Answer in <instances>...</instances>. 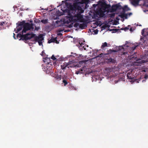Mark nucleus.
Returning a JSON list of instances; mask_svg holds the SVG:
<instances>
[{
    "mask_svg": "<svg viewBox=\"0 0 148 148\" xmlns=\"http://www.w3.org/2000/svg\"><path fill=\"white\" fill-rule=\"evenodd\" d=\"M75 17L77 18V20L76 21H78L81 22H83V16L81 15V14L80 13H77L75 14L74 15Z\"/></svg>",
    "mask_w": 148,
    "mask_h": 148,
    "instance_id": "39448f33",
    "label": "nucleus"
},
{
    "mask_svg": "<svg viewBox=\"0 0 148 148\" xmlns=\"http://www.w3.org/2000/svg\"><path fill=\"white\" fill-rule=\"evenodd\" d=\"M95 5V4H94V5H93V6H94V5Z\"/></svg>",
    "mask_w": 148,
    "mask_h": 148,
    "instance_id": "4d7b16f0",
    "label": "nucleus"
},
{
    "mask_svg": "<svg viewBox=\"0 0 148 148\" xmlns=\"http://www.w3.org/2000/svg\"><path fill=\"white\" fill-rule=\"evenodd\" d=\"M120 29H110V31H112L113 33H116L118 32V31H120Z\"/></svg>",
    "mask_w": 148,
    "mask_h": 148,
    "instance_id": "aec40b11",
    "label": "nucleus"
},
{
    "mask_svg": "<svg viewBox=\"0 0 148 148\" xmlns=\"http://www.w3.org/2000/svg\"><path fill=\"white\" fill-rule=\"evenodd\" d=\"M110 46V44H107V43L106 42H105L103 43H102V44L101 46V48L102 49V51L104 50H105V49L104 48L106 47H109Z\"/></svg>",
    "mask_w": 148,
    "mask_h": 148,
    "instance_id": "0eeeda50",
    "label": "nucleus"
},
{
    "mask_svg": "<svg viewBox=\"0 0 148 148\" xmlns=\"http://www.w3.org/2000/svg\"><path fill=\"white\" fill-rule=\"evenodd\" d=\"M33 24H30L28 23H26L23 27V29L22 31V34L25 33L26 32L30 30L32 28Z\"/></svg>",
    "mask_w": 148,
    "mask_h": 148,
    "instance_id": "f03ea898",
    "label": "nucleus"
},
{
    "mask_svg": "<svg viewBox=\"0 0 148 148\" xmlns=\"http://www.w3.org/2000/svg\"><path fill=\"white\" fill-rule=\"evenodd\" d=\"M144 1V5L148 6V0H143Z\"/></svg>",
    "mask_w": 148,
    "mask_h": 148,
    "instance_id": "4be33fe9",
    "label": "nucleus"
},
{
    "mask_svg": "<svg viewBox=\"0 0 148 148\" xmlns=\"http://www.w3.org/2000/svg\"><path fill=\"white\" fill-rule=\"evenodd\" d=\"M40 40V41H38V44H39V45H40V46H41V45H42V40Z\"/></svg>",
    "mask_w": 148,
    "mask_h": 148,
    "instance_id": "72a5a7b5",
    "label": "nucleus"
},
{
    "mask_svg": "<svg viewBox=\"0 0 148 148\" xmlns=\"http://www.w3.org/2000/svg\"><path fill=\"white\" fill-rule=\"evenodd\" d=\"M127 79H133L134 77L131 74V73H128L127 74Z\"/></svg>",
    "mask_w": 148,
    "mask_h": 148,
    "instance_id": "f8f14e48",
    "label": "nucleus"
},
{
    "mask_svg": "<svg viewBox=\"0 0 148 148\" xmlns=\"http://www.w3.org/2000/svg\"><path fill=\"white\" fill-rule=\"evenodd\" d=\"M104 12L103 10L102 9L100 8L97 10L96 13L100 17H103L105 15Z\"/></svg>",
    "mask_w": 148,
    "mask_h": 148,
    "instance_id": "20e7f679",
    "label": "nucleus"
},
{
    "mask_svg": "<svg viewBox=\"0 0 148 148\" xmlns=\"http://www.w3.org/2000/svg\"><path fill=\"white\" fill-rule=\"evenodd\" d=\"M116 8L117 9V10H121L122 9V7L119 4H116Z\"/></svg>",
    "mask_w": 148,
    "mask_h": 148,
    "instance_id": "a211bd4d",
    "label": "nucleus"
},
{
    "mask_svg": "<svg viewBox=\"0 0 148 148\" xmlns=\"http://www.w3.org/2000/svg\"><path fill=\"white\" fill-rule=\"evenodd\" d=\"M43 60L44 62H46L47 64H49L50 61V58H49L46 57L44 58Z\"/></svg>",
    "mask_w": 148,
    "mask_h": 148,
    "instance_id": "1a4fd4ad",
    "label": "nucleus"
},
{
    "mask_svg": "<svg viewBox=\"0 0 148 148\" xmlns=\"http://www.w3.org/2000/svg\"><path fill=\"white\" fill-rule=\"evenodd\" d=\"M78 11L79 12V13L81 14L84 12V10L82 9V8L81 7V9H78Z\"/></svg>",
    "mask_w": 148,
    "mask_h": 148,
    "instance_id": "2f4dec72",
    "label": "nucleus"
},
{
    "mask_svg": "<svg viewBox=\"0 0 148 148\" xmlns=\"http://www.w3.org/2000/svg\"><path fill=\"white\" fill-rule=\"evenodd\" d=\"M143 42H144V40H143Z\"/></svg>",
    "mask_w": 148,
    "mask_h": 148,
    "instance_id": "6e6d98bb",
    "label": "nucleus"
},
{
    "mask_svg": "<svg viewBox=\"0 0 148 148\" xmlns=\"http://www.w3.org/2000/svg\"><path fill=\"white\" fill-rule=\"evenodd\" d=\"M108 62V63H114L115 62V60L114 59H112V58H110L109 59H108L107 61Z\"/></svg>",
    "mask_w": 148,
    "mask_h": 148,
    "instance_id": "2eb2a0df",
    "label": "nucleus"
},
{
    "mask_svg": "<svg viewBox=\"0 0 148 148\" xmlns=\"http://www.w3.org/2000/svg\"><path fill=\"white\" fill-rule=\"evenodd\" d=\"M139 1L140 0H132V3L133 5L136 6L138 5Z\"/></svg>",
    "mask_w": 148,
    "mask_h": 148,
    "instance_id": "6e6552de",
    "label": "nucleus"
},
{
    "mask_svg": "<svg viewBox=\"0 0 148 148\" xmlns=\"http://www.w3.org/2000/svg\"><path fill=\"white\" fill-rule=\"evenodd\" d=\"M67 6H68V8H69V7H70V6H69V4L68 5H67Z\"/></svg>",
    "mask_w": 148,
    "mask_h": 148,
    "instance_id": "09e8293b",
    "label": "nucleus"
},
{
    "mask_svg": "<svg viewBox=\"0 0 148 148\" xmlns=\"http://www.w3.org/2000/svg\"><path fill=\"white\" fill-rule=\"evenodd\" d=\"M86 27V25L84 23H81L79 25V27L82 29H84Z\"/></svg>",
    "mask_w": 148,
    "mask_h": 148,
    "instance_id": "f3484780",
    "label": "nucleus"
},
{
    "mask_svg": "<svg viewBox=\"0 0 148 148\" xmlns=\"http://www.w3.org/2000/svg\"><path fill=\"white\" fill-rule=\"evenodd\" d=\"M25 21H22L20 22L18 24V26H23V27L25 24Z\"/></svg>",
    "mask_w": 148,
    "mask_h": 148,
    "instance_id": "dca6fc26",
    "label": "nucleus"
},
{
    "mask_svg": "<svg viewBox=\"0 0 148 148\" xmlns=\"http://www.w3.org/2000/svg\"><path fill=\"white\" fill-rule=\"evenodd\" d=\"M82 73V72L80 71H77L75 73L77 74H78L79 73Z\"/></svg>",
    "mask_w": 148,
    "mask_h": 148,
    "instance_id": "58836bf2",
    "label": "nucleus"
},
{
    "mask_svg": "<svg viewBox=\"0 0 148 148\" xmlns=\"http://www.w3.org/2000/svg\"><path fill=\"white\" fill-rule=\"evenodd\" d=\"M78 46H79V48L80 49L83 50L84 49L85 50L86 49L85 47V46H84V44L82 43H80V42H79V44L78 45Z\"/></svg>",
    "mask_w": 148,
    "mask_h": 148,
    "instance_id": "9d476101",
    "label": "nucleus"
},
{
    "mask_svg": "<svg viewBox=\"0 0 148 148\" xmlns=\"http://www.w3.org/2000/svg\"><path fill=\"white\" fill-rule=\"evenodd\" d=\"M89 2V0H82V3L87 4Z\"/></svg>",
    "mask_w": 148,
    "mask_h": 148,
    "instance_id": "bb28decb",
    "label": "nucleus"
},
{
    "mask_svg": "<svg viewBox=\"0 0 148 148\" xmlns=\"http://www.w3.org/2000/svg\"><path fill=\"white\" fill-rule=\"evenodd\" d=\"M137 46L133 47L132 48V50H133V51L135 49H136V47H137Z\"/></svg>",
    "mask_w": 148,
    "mask_h": 148,
    "instance_id": "4c0bfd02",
    "label": "nucleus"
},
{
    "mask_svg": "<svg viewBox=\"0 0 148 148\" xmlns=\"http://www.w3.org/2000/svg\"><path fill=\"white\" fill-rule=\"evenodd\" d=\"M142 72H146V70L145 69H142Z\"/></svg>",
    "mask_w": 148,
    "mask_h": 148,
    "instance_id": "37998d69",
    "label": "nucleus"
},
{
    "mask_svg": "<svg viewBox=\"0 0 148 148\" xmlns=\"http://www.w3.org/2000/svg\"><path fill=\"white\" fill-rule=\"evenodd\" d=\"M130 26V25H128L127 27H125V28H121V29L122 30H124L125 31H127L129 29V27Z\"/></svg>",
    "mask_w": 148,
    "mask_h": 148,
    "instance_id": "412c9836",
    "label": "nucleus"
},
{
    "mask_svg": "<svg viewBox=\"0 0 148 148\" xmlns=\"http://www.w3.org/2000/svg\"><path fill=\"white\" fill-rule=\"evenodd\" d=\"M124 12H123L122 11V12L119 15V16L121 18H124Z\"/></svg>",
    "mask_w": 148,
    "mask_h": 148,
    "instance_id": "cd10ccee",
    "label": "nucleus"
},
{
    "mask_svg": "<svg viewBox=\"0 0 148 148\" xmlns=\"http://www.w3.org/2000/svg\"><path fill=\"white\" fill-rule=\"evenodd\" d=\"M84 69H85V67H83V68H82L81 69H79V71H80L82 73V71L83 70H84Z\"/></svg>",
    "mask_w": 148,
    "mask_h": 148,
    "instance_id": "ea45409f",
    "label": "nucleus"
},
{
    "mask_svg": "<svg viewBox=\"0 0 148 148\" xmlns=\"http://www.w3.org/2000/svg\"><path fill=\"white\" fill-rule=\"evenodd\" d=\"M130 31L132 32V28H130Z\"/></svg>",
    "mask_w": 148,
    "mask_h": 148,
    "instance_id": "49530a36",
    "label": "nucleus"
},
{
    "mask_svg": "<svg viewBox=\"0 0 148 148\" xmlns=\"http://www.w3.org/2000/svg\"><path fill=\"white\" fill-rule=\"evenodd\" d=\"M144 29H143L142 30V32H141V34H142V35H143V36H145V35L144 34L145 31L144 30Z\"/></svg>",
    "mask_w": 148,
    "mask_h": 148,
    "instance_id": "e433bc0d",
    "label": "nucleus"
},
{
    "mask_svg": "<svg viewBox=\"0 0 148 148\" xmlns=\"http://www.w3.org/2000/svg\"><path fill=\"white\" fill-rule=\"evenodd\" d=\"M116 5H112V7L111 8L110 12H115L117 10V9L116 8Z\"/></svg>",
    "mask_w": 148,
    "mask_h": 148,
    "instance_id": "ddd939ff",
    "label": "nucleus"
},
{
    "mask_svg": "<svg viewBox=\"0 0 148 148\" xmlns=\"http://www.w3.org/2000/svg\"><path fill=\"white\" fill-rule=\"evenodd\" d=\"M123 12H125L126 11L130 10V9L128 7L127 5H125L124 7H122Z\"/></svg>",
    "mask_w": 148,
    "mask_h": 148,
    "instance_id": "9b49d317",
    "label": "nucleus"
},
{
    "mask_svg": "<svg viewBox=\"0 0 148 148\" xmlns=\"http://www.w3.org/2000/svg\"><path fill=\"white\" fill-rule=\"evenodd\" d=\"M79 24L78 23H75L74 25V26L75 27H77L78 26H79Z\"/></svg>",
    "mask_w": 148,
    "mask_h": 148,
    "instance_id": "c9c22d12",
    "label": "nucleus"
},
{
    "mask_svg": "<svg viewBox=\"0 0 148 148\" xmlns=\"http://www.w3.org/2000/svg\"><path fill=\"white\" fill-rule=\"evenodd\" d=\"M58 35H59V34H58Z\"/></svg>",
    "mask_w": 148,
    "mask_h": 148,
    "instance_id": "864d4df0",
    "label": "nucleus"
},
{
    "mask_svg": "<svg viewBox=\"0 0 148 148\" xmlns=\"http://www.w3.org/2000/svg\"><path fill=\"white\" fill-rule=\"evenodd\" d=\"M62 82L64 83V85L66 86L68 84V82L65 79H63Z\"/></svg>",
    "mask_w": 148,
    "mask_h": 148,
    "instance_id": "c756f323",
    "label": "nucleus"
},
{
    "mask_svg": "<svg viewBox=\"0 0 148 148\" xmlns=\"http://www.w3.org/2000/svg\"><path fill=\"white\" fill-rule=\"evenodd\" d=\"M23 28V26H18V25L17 27V30L18 32L20 31Z\"/></svg>",
    "mask_w": 148,
    "mask_h": 148,
    "instance_id": "b1692460",
    "label": "nucleus"
},
{
    "mask_svg": "<svg viewBox=\"0 0 148 148\" xmlns=\"http://www.w3.org/2000/svg\"><path fill=\"white\" fill-rule=\"evenodd\" d=\"M142 39H143L141 37V38H140V40H142Z\"/></svg>",
    "mask_w": 148,
    "mask_h": 148,
    "instance_id": "8fccbe9b",
    "label": "nucleus"
},
{
    "mask_svg": "<svg viewBox=\"0 0 148 148\" xmlns=\"http://www.w3.org/2000/svg\"><path fill=\"white\" fill-rule=\"evenodd\" d=\"M21 39L23 40H27L31 39V41L37 42L41 40H43V38L41 34L39 35L38 36H36V34L32 33H27L25 34H20Z\"/></svg>",
    "mask_w": 148,
    "mask_h": 148,
    "instance_id": "f257e3e1",
    "label": "nucleus"
},
{
    "mask_svg": "<svg viewBox=\"0 0 148 148\" xmlns=\"http://www.w3.org/2000/svg\"><path fill=\"white\" fill-rule=\"evenodd\" d=\"M62 31V30H60V32H61V31Z\"/></svg>",
    "mask_w": 148,
    "mask_h": 148,
    "instance_id": "603ef678",
    "label": "nucleus"
},
{
    "mask_svg": "<svg viewBox=\"0 0 148 148\" xmlns=\"http://www.w3.org/2000/svg\"><path fill=\"white\" fill-rule=\"evenodd\" d=\"M55 78L58 80H60L62 78V76L60 75H57L55 77Z\"/></svg>",
    "mask_w": 148,
    "mask_h": 148,
    "instance_id": "5701e85b",
    "label": "nucleus"
},
{
    "mask_svg": "<svg viewBox=\"0 0 148 148\" xmlns=\"http://www.w3.org/2000/svg\"><path fill=\"white\" fill-rule=\"evenodd\" d=\"M57 22H58V21H56V23H57Z\"/></svg>",
    "mask_w": 148,
    "mask_h": 148,
    "instance_id": "5fc2aeb1",
    "label": "nucleus"
},
{
    "mask_svg": "<svg viewBox=\"0 0 148 148\" xmlns=\"http://www.w3.org/2000/svg\"><path fill=\"white\" fill-rule=\"evenodd\" d=\"M55 42H56V43L57 44H58L59 43V42L57 40H56Z\"/></svg>",
    "mask_w": 148,
    "mask_h": 148,
    "instance_id": "a18cd8bd",
    "label": "nucleus"
},
{
    "mask_svg": "<svg viewBox=\"0 0 148 148\" xmlns=\"http://www.w3.org/2000/svg\"><path fill=\"white\" fill-rule=\"evenodd\" d=\"M56 38H51L48 41V43H50L51 42H54L56 40Z\"/></svg>",
    "mask_w": 148,
    "mask_h": 148,
    "instance_id": "4468645a",
    "label": "nucleus"
},
{
    "mask_svg": "<svg viewBox=\"0 0 148 148\" xmlns=\"http://www.w3.org/2000/svg\"><path fill=\"white\" fill-rule=\"evenodd\" d=\"M13 34H14V36H14V38L15 39H16V38H15V37H14L15 34H14V33H13Z\"/></svg>",
    "mask_w": 148,
    "mask_h": 148,
    "instance_id": "de8ad7c7",
    "label": "nucleus"
},
{
    "mask_svg": "<svg viewBox=\"0 0 148 148\" xmlns=\"http://www.w3.org/2000/svg\"><path fill=\"white\" fill-rule=\"evenodd\" d=\"M67 78L66 76H65V75H64L63 76L62 78L63 79H66Z\"/></svg>",
    "mask_w": 148,
    "mask_h": 148,
    "instance_id": "79ce46f5",
    "label": "nucleus"
},
{
    "mask_svg": "<svg viewBox=\"0 0 148 148\" xmlns=\"http://www.w3.org/2000/svg\"><path fill=\"white\" fill-rule=\"evenodd\" d=\"M70 26H71V27H72V26L71 25H70Z\"/></svg>",
    "mask_w": 148,
    "mask_h": 148,
    "instance_id": "3c124183",
    "label": "nucleus"
},
{
    "mask_svg": "<svg viewBox=\"0 0 148 148\" xmlns=\"http://www.w3.org/2000/svg\"><path fill=\"white\" fill-rule=\"evenodd\" d=\"M4 23V22L0 23V29H2V27H3V24Z\"/></svg>",
    "mask_w": 148,
    "mask_h": 148,
    "instance_id": "7c9ffc66",
    "label": "nucleus"
},
{
    "mask_svg": "<svg viewBox=\"0 0 148 148\" xmlns=\"http://www.w3.org/2000/svg\"><path fill=\"white\" fill-rule=\"evenodd\" d=\"M116 51L114 50H112L111 49H110L109 50H107L108 54L109 53H111L112 52H116Z\"/></svg>",
    "mask_w": 148,
    "mask_h": 148,
    "instance_id": "6ab92c4d",
    "label": "nucleus"
},
{
    "mask_svg": "<svg viewBox=\"0 0 148 148\" xmlns=\"http://www.w3.org/2000/svg\"><path fill=\"white\" fill-rule=\"evenodd\" d=\"M69 64L68 63L64 62L61 65V69L62 70H64L66 69V68H69Z\"/></svg>",
    "mask_w": 148,
    "mask_h": 148,
    "instance_id": "423d86ee",
    "label": "nucleus"
},
{
    "mask_svg": "<svg viewBox=\"0 0 148 148\" xmlns=\"http://www.w3.org/2000/svg\"><path fill=\"white\" fill-rule=\"evenodd\" d=\"M51 59L53 60H56V58L55 57L54 55H53L51 57Z\"/></svg>",
    "mask_w": 148,
    "mask_h": 148,
    "instance_id": "f704fd0d",
    "label": "nucleus"
},
{
    "mask_svg": "<svg viewBox=\"0 0 148 148\" xmlns=\"http://www.w3.org/2000/svg\"><path fill=\"white\" fill-rule=\"evenodd\" d=\"M88 61V60H84L80 61H79V63L80 64H86V62Z\"/></svg>",
    "mask_w": 148,
    "mask_h": 148,
    "instance_id": "393cba45",
    "label": "nucleus"
},
{
    "mask_svg": "<svg viewBox=\"0 0 148 148\" xmlns=\"http://www.w3.org/2000/svg\"><path fill=\"white\" fill-rule=\"evenodd\" d=\"M48 68H49V66H47V67H46V69H47H47H46V71L47 72H48V73H49V72L50 70V69H49V71H48Z\"/></svg>",
    "mask_w": 148,
    "mask_h": 148,
    "instance_id": "a19ab883",
    "label": "nucleus"
},
{
    "mask_svg": "<svg viewBox=\"0 0 148 148\" xmlns=\"http://www.w3.org/2000/svg\"><path fill=\"white\" fill-rule=\"evenodd\" d=\"M41 22L44 24H46L47 23L48 20L47 19H43L41 20Z\"/></svg>",
    "mask_w": 148,
    "mask_h": 148,
    "instance_id": "a878e982",
    "label": "nucleus"
},
{
    "mask_svg": "<svg viewBox=\"0 0 148 148\" xmlns=\"http://www.w3.org/2000/svg\"><path fill=\"white\" fill-rule=\"evenodd\" d=\"M128 15L129 16H131V15H132V13L131 12L129 13H128Z\"/></svg>",
    "mask_w": 148,
    "mask_h": 148,
    "instance_id": "c03bdc74",
    "label": "nucleus"
},
{
    "mask_svg": "<svg viewBox=\"0 0 148 148\" xmlns=\"http://www.w3.org/2000/svg\"><path fill=\"white\" fill-rule=\"evenodd\" d=\"M125 13V12H124V18H125V19H127V18L128 14H126Z\"/></svg>",
    "mask_w": 148,
    "mask_h": 148,
    "instance_id": "473e14b6",
    "label": "nucleus"
},
{
    "mask_svg": "<svg viewBox=\"0 0 148 148\" xmlns=\"http://www.w3.org/2000/svg\"><path fill=\"white\" fill-rule=\"evenodd\" d=\"M70 7L71 10L75 11L76 10H78V9H81V7L78 5L77 3H74L73 5L70 4Z\"/></svg>",
    "mask_w": 148,
    "mask_h": 148,
    "instance_id": "7ed1b4c3",
    "label": "nucleus"
},
{
    "mask_svg": "<svg viewBox=\"0 0 148 148\" xmlns=\"http://www.w3.org/2000/svg\"><path fill=\"white\" fill-rule=\"evenodd\" d=\"M63 12H67L68 13V15H69V10L68 9H66L64 10L63 11Z\"/></svg>",
    "mask_w": 148,
    "mask_h": 148,
    "instance_id": "c85d7f7f",
    "label": "nucleus"
}]
</instances>
